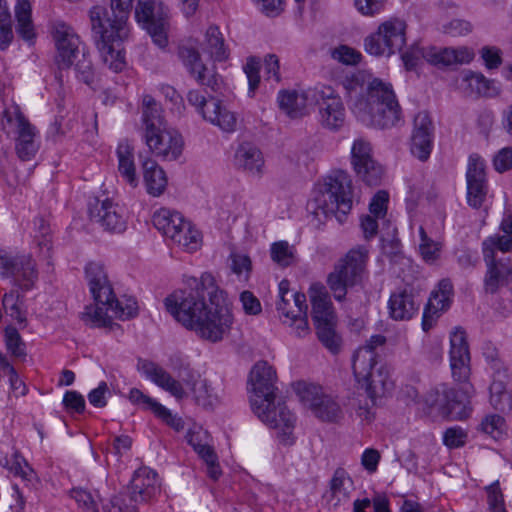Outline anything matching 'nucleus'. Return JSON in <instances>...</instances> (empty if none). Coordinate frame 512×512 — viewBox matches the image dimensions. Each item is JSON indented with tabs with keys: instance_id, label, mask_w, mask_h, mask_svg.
I'll use <instances>...</instances> for the list:
<instances>
[{
	"instance_id": "f257e3e1",
	"label": "nucleus",
	"mask_w": 512,
	"mask_h": 512,
	"mask_svg": "<svg viewBox=\"0 0 512 512\" xmlns=\"http://www.w3.org/2000/svg\"><path fill=\"white\" fill-rule=\"evenodd\" d=\"M164 304L177 322L203 340L220 342L231 330L233 316L226 293L209 272L199 279L185 277L184 288L166 297Z\"/></svg>"
},
{
	"instance_id": "f03ea898",
	"label": "nucleus",
	"mask_w": 512,
	"mask_h": 512,
	"mask_svg": "<svg viewBox=\"0 0 512 512\" xmlns=\"http://www.w3.org/2000/svg\"><path fill=\"white\" fill-rule=\"evenodd\" d=\"M470 360L466 333L461 328H455L450 334L449 362L452 378L459 385V389L440 384L425 397L428 406L453 420H463L469 415L467 405L475 393L470 382Z\"/></svg>"
},
{
	"instance_id": "7ed1b4c3",
	"label": "nucleus",
	"mask_w": 512,
	"mask_h": 512,
	"mask_svg": "<svg viewBox=\"0 0 512 512\" xmlns=\"http://www.w3.org/2000/svg\"><path fill=\"white\" fill-rule=\"evenodd\" d=\"M134 0H111V11L94 6L89 12L92 38L103 62L113 72L124 69L125 56L120 48L121 42L128 37L127 20Z\"/></svg>"
},
{
	"instance_id": "20e7f679",
	"label": "nucleus",
	"mask_w": 512,
	"mask_h": 512,
	"mask_svg": "<svg viewBox=\"0 0 512 512\" xmlns=\"http://www.w3.org/2000/svg\"><path fill=\"white\" fill-rule=\"evenodd\" d=\"M276 371L266 361L257 362L251 369L250 403L255 415L267 426L281 431L282 440L288 442L296 417L280 400L276 402Z\"/></svg>"
},
{
	"instance_id": "39448f33",
	"label": "nucleus",
	"mask_w": 512,
	"mask_h": 512,
	"mask_svg": "<svg viewBox=\"0 0 512 512\" xmlns=\"http://www.w3.org/2000/svg\"><path fill=\"white\" fill-rule=\"evenodd\" d=\"M89 290L95 306H87L82 314L84 322L94 327H108L113 318L126 320L137 315V302L132 299H116L112 285L104 267L99 263H89L85 268Z\"/></svg>"
},
{
	"instance_id": "423d86ee",
	"label": "nucleus",
	"mask_w": 512,
	"mask_h": 512,
	"mask_svg": "<svg viewBox=\"0 0 512 512\" xmlns=\"http://www.w3.org/2000/svg\"><path fill=\"white\" fill-rule=\"evenodd\" d=\"M352 112L367 126L389 128L401 119L402 110L391 84L382 80H372L365 95L352 103Z\"/></svg>"
},
{
	"instance_id": "0eeeda50",
	"label": "nucleus",
	"mask_w": 512,
	"mask_h": 512,
	"mask_svg": "<svg viewBox=\"0 0 512 512\" xmlns=\"http://www.w3.org/2000/svg\"><path fill=\"white\" fill-rule=\"evenodd\" d=\"M314 216L321 221L335 216L339 222L352 208V180L342 170L328 175L313 202L309 204Z\"/></svg>"
},
{
	"instance_id": "6e6552de",
	"label": "nucleus",
	"mask_w": 512,
	"mask_h": 512,
	"mask_svg": "<svg viewBox=\"0 0 512 512\" xmlns=\"http://www.w3.org/2000/svg\"><path fill=\"white\" fill-rule=\"evenodd\" d=\"M368 251L363 247L351 249L341 259L327 278V284L335 300L342 301L347 294V288L360 284L366 277V262Z\"/></svg>"
},
{
	"instance_id": "1a4fd4ad",
	"label": "nucleus",
	"mask_w": 512,
	"mask_h": 512,
	"mask_svg": "<svg viewBox=\"0 0 512 512\" xmlns=\"http://www.w3.org/2000/svg\"><path fill=\"white\" fill-rule=\"evenodd\" d=\"M153 224L162 235L187 252L196 251L201 245L200 232L175 210L161 208L153 215Z\"/></svg>"
},
{
	"instance_id": "9d476101",
	"label": "nucleus",
	"mask_w": 512,
	"mask_h": 512,
	"mask_svg": "<svg viewBox=\"0 0 512 512\" xmlns=\"http://www.w3.org/2000/svg\"><path fill=\"white\" fill-rule=\"evenodd\" d=\"M278 288L276 310L280 321L290 327L294 336L298 338L306 337L310 334V327L305 294L290 291L288 280H282Z\"/></svg>"
},
{
	"instance_id": "9b49d317",
	"label": "nucleus",
	"mask_w": 512,
	"mask_h": 512,
	"mask_svg": "<svg viewBox=\"0 0 512 512\" xmlns=\"http://www.w3.org/2000/svg\"><path fill=\"white\" fill-rule=\"evenodd\" d=\"M406 22L392 17L381 22L377 30L364 39L365 51L377 57H390L406 44Z\"/></svg>"
},
{
	"instance_id": "f8f14e48",
	"label": "nucleus",
	"mask_w": 512,
	"mask_h": 512,
	"mask_svg": "<svg viewBox=\"0 0 512 512\" xmlns=\"http://www.w3.org/2000/svg\"><path fill=\"white\" fill-rule=\"evenodd\" d=\"M135 18L159 48L167 46L168 8L161 0H138Z\"/></svg>"
},
{
	"instance_id": "ddd939ff",
	"label": "nucleus",
	"mask_w": 512,
	"mask_h": 512,
	"mask_svg": "<svg viewBox=\"0 0 512 512\" xmlns=\"http://www.w3.org/2000/svg\"><path fill=\"white\" fill-rule=\"evenodd\" d=\"M0 276L10 278L22 291H29L38 281L36 262L29 254L13 256L0 248Z\"/></svg>"
},
{
	"instance_id": "4468645a",
	"label": "nucleus",
	"mask_w": 512,
	"mask_h": 512,
	"mask_svg": "<svg viewBox=\"0 0 512 512\" xmlns=\"http://www.w3.org/2000/svg\"><path fill=\"white\" fill-rule=\"evenodd\" d=\"M187 101L195 107L204 120L217 126L223 132L231 133L236 130L237 117L234 112L222 105L216 97L206 98L200 91L191 90L187 94Z\"/></svg>"
},
{
	"instance_id": "2eb2a0df",
	"label": "nucleus",
	"mask_w": 512,
	"mask_h": 512,
	"mask_svg": "<svg viewBox=\"0 0 512 512\" xmlns=\"http://www.w3.org/2000/svg\"><path fill=\"white\" fill-rule=\"evenodd\" d=\"M3 121L15 127V150L19 159L32 160L39 150L36 128L30 124L17 106L3 111Z\"/></svg>"
},
{
	"instance_id": "dca6fc26",
	"label": "nucleus",
	"mask_w": 512,
	"mask_h": 512,
	"mask_svg": "<svg viewBox=\"0 0 512 512\" xmlns=\"http://www.w3.org/2000/svg\"><path fill=\"white\" fill-rule=\"evenodd\" d=\"M314 105L318 107V119L322 127L337 131L345 124L346 110L337 91L327 85H318Z\"/></svg>"
},
{
	"instance_id": "f3484780",
	"label": "nucleus",
	"mask_w": 512,
	"mask_h": 512,
	"mask_svg": "<svg viewBox=\"0 0 512 512\" xmlns=\"http://www.w3.org/2000/svg\"><path fill=\"white\" fill-rule=\"evenodd\" d=\"M144 140L149 150L163 160L174 161L182 154L184 141L181 134L166 127L149 128L144 132Z\"/></svg>"
},
{
	"instance_id": "a211bd4d",
	"label": "nucleus",
	"mask_w": 512,
	"mask_h": 512,
	"mask_svg": "<svg viewBox=\"0 0 512 512\" xmlns=\"http://www.w3.org/2000/svg\"><path fill=\"white\" fill-rule=\"evenodd\" d=\"M52 37L56 47V65L60 70L70 68L80 52V37L73 27L60 20L52 24Z\"/></svg>"
},
{
	"instance_id": "6ab92c4d",
	"label": "nucleus",
	"mask_w": 512,
	"mask_h": 512,
	"mask_svg": "<svg viewBox=\"0 0 512 512\" xmlns=\"http://www.w3.org/2000/svg\"><path fill=\"white\" fill-rule=\"evenodd\" d=\"M466 186L468 205L475 209L480 208L488 194V181L485 161L477 154L469 156L466 170Z\"/></svg>"
},
{
	"instance_id": "aec40b11",
	"label": "nucleus",
	"mask_w": 512,
	"mask_h": 512,
	"mask_svg": "<svg viewBox=\"0 0 512 512\" xmlns=\"http://www.w3.org/2000/svg\"><path fill=\"white\" fill-rule=\"evenodd\" d=\"M90 219L98 223L105 231L122 233L127 228V212L125 208L110 199L95 200L90 204Z\"/></svg>"
},
{
	"instance_id": "412c9836",
	"label": "nucleus",
	"mask_w": 512,
	"mask_h": 512,
	"mask_svg": "<svg viewBox=\"0 0 512 512\" xmlns=\"http://www.w3.org/2000/svg\"><path fill=\"white\" fill-rule=\"evenodd\" d=\"M371 145L362 138L352 145V164L357 176L369 186L378 185L383 175L382 167L372 158Z\"/></svg>"
},
{
	"instance_id": "4be33fe9",
	"label": "nucleus",
	"mask_w": 512,
	"mask_h": 512,
	"mask_svg": "<svg viewBox=\"0 0 512 512\" xmlns=\"http://www.w3.org/2000/svg\"><path fill=\"white\" fill-rule=\"evenodd\" d=\"M179 57L183 65L199 84L210 87L214 92H221L223 79L213 73L202 61L199 51L190 46L179 48Z\"/></svg>"
},
{
	"instance_id": "5701e85b",
	"label": "nucleus",
	"mask_w": 512,
	"mask_h": 512,
	"mask_svg": "<svg viewBox=\"0 0 512 512\" xmlns=\"http://www.w3.org/2000/svg\"><path fill=\"white\" fill-rule=\"evenodd\" d=\"M453 297V285L450 280L443 279L437 288L432 291L426 304L423 317L422 329L428 332L432 329L443 312L449 309Z\"/></svg>"
},
{
	"instance_id": "b1692460",
	"label": "nucleus",
	"mask_w": 512,
	"mask_h": 512,
	"mask_svg": "<svg viewBox=\"0 0 512 512\" xmlns=\"http://www.w3.org/2000/svg\"><path fill=\"white\" fill-rule=\"evenodd\" d=\"M353 372L358 384L365 389L372 404L392 387L388 369L383 365L377 367V361L370 363L363 375L358 374L355 370Z\"/></svg>"
},
{
	"instance_id": "393cba45",
	"label": "nucleus",
	"mask_w": 512,
	"mask_h": 512,
	"mask_svg": "<svg viewBox=\"0 0 512 512\" xmlns=\"http://www.w3.org/2000/svg\"><path fill=\"white\" fill-rule=\"evenodd\" d=\"M490 366L493 370L492 382L489 387L490 404L498 411L510 412L512 411V393L506 387L507 370L496 358H491Z\"/></svg>"
},
{
	"instance_id": "a878e982",
	"label": "nucleus",
	"mask_w": 512,
	"mask_h": 512,
	"mask_svg": "<svg viewBox=\"0 0 512 512\" xmlns=\"http://www.w3.org/2000/svg\"><path fill=\"white\" fill-rule=\"evenodd\" d=\"M312 305V320L315 327L337 323V317L326 287L321 283H313L309 288Z\"/></svg>"
},
{
	"instance_id": "bb28decb",
	"label": "nucleus",
	"mask_w": 512,
	"mask_h": 512,
	"mask_svg": "<svg viewBox=\"0 0 512 512\" xmlns=\"http://www.w3.org/2000/svg\"><path fill=\"white\" fill-rule=\"evenodd\" d=\"M160 491L157 473L148 468L141 467L134 472L130 481V498L136 503L151 500Z\"/></svg>"
},
{
	"instance_id": "cd10ccee",
	"label": "nucleus",
	"mask_w": 512,
	"mask_h": 512,
	"mask_svg": "<svg viewBox=\"0 0 512 512\" xmlns=\"http://www.w3.org/2000/svg\"><path fill=\"white\" fill-rule=\"evenodd\" d=\"M420 302L411 287L398 289L390 295L388 301L389 314L396 321H406L418 312Z\"/></svg>"
},
{
	"instance_id": "c85d7f7f",
	"label": "nucleus",
	"mask_w": 512,
	"mask_h": 512,
	"mask_svg": "<svg viewBox=\"0 0 512 512\" xmlns=\"http://www.w3.org/2000/svg\"><path fill=\"white\" fill-rule=\"evenodd\" d=\"M317 93L318 85L302 91H282L278 94L279 107L292 118L300 117L314 105Z\"/></svg>"
},
{
	"instance_id": "c756f323",
	"label": "nucleus",
	"mask_w": 512,
	"mask_h": 512,
	"mask_svg": "<svg viewBox=\"0 0 512 512\" xmlns=\"http://www.w3.org/2000/svg\"><path fill=\"white\" fill-rule=\"evenodd\" d=\"M234 161L238 169L249 175L261 177L264 174V155L253 143H241L235 152Z\"/></svg>"
},
{
	"instance_id": "7c9ffc66",
	"label": "nucleus",
	"mask_w": 512,
	"mask_h": 512,
	"mask_svg": "<svg viewBox=\"0 0 512 512\" xmlns=\"http://www.w3.org/2000/svg\"><path fill=\"white\" fill-rule=\"evenodd\" d=\"M141 370L147 378L157 386L169 392L176 399H183L187 397V393L182 384L159 365L145 361L141 364Z\"/></svg>"
},
{
	"instance_id": "2f4dec72",
	"label": "nucleus",
	"mask_w": 512,
	"mask_h": 512,
	"mask_svg": "<svg viewBox=\"0 0 512 512\" xmlns=\"http://www.w3.org/2000/svg\"><path fill=\"white\" fill-rule=\"evenodd\" d=\"M485 262L487 265L486 291L495 293L500 286L512 284V264L508 257Z\"/></svg>"
},
{
	"instance_id": "473e14b6",
	"label": "nucleus",
	"mask_w": 512,
	"mask_h": 512,
	"mask_svg": "<svg viewBox=\"0 0 512 512\" xmlns=\"http://www.w3.org/2000/svg\"><path fill=\"white\" fill-rule=\"evenodd\" d=\"M353 490L354 483L348 473L344 469L338 468L330 480L329 491L325 497L333 507H338L349 501Z\"/></svg>"
},
{
	"instance_id": "72a5a7b5",
	"label": "nucleus",
	"mask_w": 512,
	"mask_h": 512,
	"mask_svg": "<svg viewBox=\"0 0 512 512\" xmlns=\"http://www.w3.org/2000/svg\"><path fill=\"white\" fill-rule=\"evenodd\" d=\"M116 156L118 159V173L123 181L132 188L137 187L139 178L136 173L133 145L128 140L120 141L116 149Z\"/></svg>"
},
{
	"instance_id": "f704fd0d",
	"label": "nucleus",
	"mask_w": 512,
	"mask_h": 512,
	"mask_svg": "<svg viewBox=\"0 0 512 512\" xmlns=\"http://www.w3.org/2000/svg\"><path fill=\"white\" fill-rule=\"evenodd\" d=\"M201 47L216 62H224L230 56V49L225 42L224 36L219 27L215 25L207 28Z\"/></svg>"
},
{
	"instance_id": "c9c22d12",
	"label": "nucleus",
	"mask_w": 512,
	"mask_h": 512,
	"mask_svg": "<svg viewBox=\"0 0 512 512\" xmlns=\"http://www.w3.org/2000/svg\"><path fill=\"white\" fill-rule=\"evenodd\" d=\"M142 168L147 193L153 197L162 195L168 184L165 171L153 159L144 160Z\"/></svg>"
},
{
	"instance_id": "e433bc0d",
	"label": "nucleus",
	"mask_w": 512,
	"mask_h": 512,
	"mask_svg": "<svg viewBox=\"0 0 512 512\" xmlns=\"http://www.w3.org/2000/svg\"><path fill=\"white\" fill-rule=\"evenodd\" d=\"M385 342L386 338L383 335L377 334L371 336L366 344L359 347L355 352L352 364L353 370L360 375L365 374L370 363H375V361H377L375 349L384 345Z\"/></svg>"
},
{
	"instance_id": "4c0bfd02",
	"label": "nucleus",
	"mask_w": 512,
	"mask_h": 512,
	"mask_svg": "<svg viewBox=\"0 0 512 512\" xmlns=\"http://www.w3.org/2000/svg\"><path fill=\"white\" fill-rule=\"evenodd\" d=\"M17 21L16 31L25 41L35 38L34 24L32 21V5L29 0H17L15 7Z\"/></svg>"
},
{
	"instance_id": "58836bf2",
	"label": "nucleus",
	"mask_w": 512,
	"mask_h": 512,
	"mask_svg": "<svg viewBox=\"0 0 512 512\" xmlns=\"http://www.w3.org/2000/svg\"><path fill=\"white\" fill-rule=\"evenodd\" d=\"M185 384L190 388L196 402L203 407H212L217 401L213 389L205 379L198 374L190 373L188 378L183 379Z\"/></svg>"
},
{
	"instance_id": "ea45409f",
	"label": "nucleus",
	"mask_w": 512,
	"mask_h": 512,
	"mask_svg": "<svg viewBox=\"0 0 512 512\" xmlns=\"http://www.w3.org/2000/svg\"><path fill=\"white\" fill-rule=\"evenodd\" d=\"M0 466L8 469L11 473L17 477H20L24 482L28 484H33V482L37 479L34 470L18 451L13 453L11 459L7 458L6 456L0 457Z\"/></svg>"
},
{
	"instance_id": "a19ab883",
	"label": "nucleus",
	"mask_w": 512,
	"mask_h": 512,
	"mask_svg": "<svg viewBox=\"0 0 512 512\" xmlns=\"http://www.w3.org/2000/svg\"><path fill=\"white\" fill-rule=\"evenodd\" d=\"M512 250V236L494 234L487 237L482 243V252L485 261L497 259V253H507Z\"/></svg>"
},
{
	"instance_id": "79ce46f5",
	"label": "nucleus",
	"mask_w": 512,
	"mask_h": 512,
	"mask_svg": "<svg viewBox=\"0 0 512 512\" xmlns=\"http://www.w3.org/2000/svg\"><path fill=\"white\" fill-rule=\"evenodd\" d=\"M293 389L299 399V401L312 412L316 408L319 401L325 395L322 387L314 383H308L305 381H298L293 385Z\"/></svg>"
},
{
	"instance_id": "37998d69",
	"label": "nucleus",
	"mask_w": 512,
	"mask_h": 512,
	"mask_svg": "<svg viewBox=\"0 0 512 512\" xmlns=\"http://www.w3.org/2000/svg\"><path fill=\"white\" fill-rule=\"evenodd\" d=\"M142 120L145 126L144 132H147L149 128L166 127L161 107L150 95L143 97Z\"/></svg>"
},
{
	"instance_id": "c03bdc74",
	"label": "nucleus",
	"mask_w": 512,
	"mask_h": 512,
	"mask_svg": "<svg viewBox=\"0 0 512 512\" xmlns=\"http://www.w3.org/2000/svg\"><path fill=\"white\" fill-rule=\"evenodd\" d=\"M442 244L432 239L423 226L419 227L418 250L422 259L427 263H435L441 255Z\"/></svg>"
},
{
	"instance_id": "a18cd8bd",
	"label": "nucleus",
	"mask_w": 512,
	"mask_h": 512,
	"mask_svg": "<svg viewBox=\"0 0 512 512\" xmlns=\"http://www.w3.org/2000/svg\"><path fill=\"white\" fill-rule=\"evenodd\" d=\"M461 88L467 95H489L490 82L483 75L467 71L461 79Z\"/></svg>"
},
{
	"instance_id": "49530a36",
	"label": "nucleus",
	"mask_w": 512,
	"mask_h": 512,
	"mask_svg": "<svg viewBox=\"0 0 512 512\" xmlns=\"http://www.w3.org/2000/svg\"><path fill=\"white\" fill-rule=\"evenodd\" d=\"M479 431L494 440H501L507 435V424L504 417L498 414L486 415L479 424Z\"/></svg>"
},
{
	"instance_id": "de8ad7c7",
	"label": "nucleus",
	"mask_w": 512,
	"mask_h": 512,
	"mask_svg": "<svg viewBox=\"0 0 512 512\" xmlns=\"http://www.w3.org/2000/svg\"><path fill=\"white\" fill-rule=\"evenodd\" d=\"M313 414L322 421L336 422L342 418L340 405L329 395H324Z\"/></svg>"
},
{
	"instance_id": "09e8293b",
	"label": "nucleus",
	"mask_w": 512,
	"mask_h": 512,
	"mask_svg": "<svg viewBox=\"0 0 512 512\" xmlns=\"http://www.w3.org/2000/svg\"><path fill=\"white\" fill-rule=\"evenodd\" d=\"M316 334L322 345L332 354H338L341 350L342 340L336 332V323L317 326Z\"/></svg>"
},
{
	"instance_id": "8fccbe9b",
	"label": "nucleus",
	"mask_w": 512,
	"mask_h": 512,
	"mask_svg": "<svg viewBox=\"0 0 512 512\" xmlns=\"http://www.w3.org/2000/svg\"><path fill=\"white\" fill-rule=\"evenodd\" d=\"M434 134L412 133L410 150L420 161H426L433 149Z\"/></svg>"
},
{
	"instance_id": "3c124183",
	"label": "nucleus",
	"mask_w": 512,
	"mask_h": 512,
	"mask_svg": "<svg viewBox=\"0 0 512 512\" xmlns=\"http://www.w3.org/2000/svg\"><path fill=\"white\" fill-rule=\"evenodd\" d=\"M271 259L282 267L294 262L295 249L287 241L274 242L270 248Z\"/></svg>"
},
{
	"instance_id": "603ef678",
	"label": "nucleus",
	"mask_w": 512,
	"mask_h": 512,
	"mask_svg": "<svg viewBox=\"0 0 512 512\" xmlns=\"http://www.w3.org/2000/svg\"><path fill=\"white\" fill-rule=\"evenodd\" d=\"M196 453L204 460L207 465V474L217 480L221 475V469L217 462L218 458L214 449L207 444H196Z\"/></svg>"
},
{
	"instance_id": "864d4df0",
	"label": "nucleus",
	"mask_w": 512,
	"mask_h": 512,
	"mask_svg": "<svg viewBox=\"0 0 512 512\" xmlns=\"http://www.w3.org/2000/svg\"><path fill=\"white\" fill-rule=\"evenodd\" d=\"M6 349L17 358L26 356V345L18 330L14 327H7L4 331Z\"/></svg>"
},
{
	"instance_id": "5fc2aeb1",
	"label": "nucleus",
	"mask_w": 512,
	"mask_h": 512,
	"mask_svg": "<svg viewBox=\"0 0 512 512\" xmlns=\"http://www.w3.org/2000/svg\"><path fill=\"white\" fill-rule=\"evenodd\" d=\"M243 71L248 79V95L253 97L260 84V61L256 57H249L243 66Z\"/></svg>"
},
{
	"instance_id": "6e6d98bb",
	"label": "nucleus",
	"mask_w": 512,
	"mask_h": 512,
	"mask_svg": "<svg viewBox=\"0 0 512 512\" xmlns=\"http://www.w3.org/2000/svg\"><path fill=\"white\" fill-rule=\"evenodd\" d=\"M71 497L84 512H99L98 504L92 494L82 488L71 490Z\"/></svg>"
},
{
	"instance_id": "4d7b16f0",
	"label": "nucleus",
	"mask_w": 512,
	"mask_h": 512,
	"mask_svg": "<svg viewBox=\"0 0 512 512\" xmlns=\"http://www.w3.org/2000/svg\"><path fill=\"white\" fill-rule=\"evenodd\" d=\"M427 50L418 45H413L409 50L405 51L401 58L406 69L416 70L422 60H426Z\"/></svg>"
},
{
	"instance_id": "13d9d810",
	"label": "nucleus",
	"mask_w": 512,
	"mask_h": 512,
	"mask_svg": "<svg viewBox=\"0 0 512 512\" xmlns=\"http://www.w3.org/2000/svg\"><path fill=\"white\" fill-rule=\"evenodd\" d=\"M154 404V414L160 418L164 423L173 428L175 431H182L184 429V421L181 417L173 415L171 411L160 403Z\"/></svg>"
},
{
	"instance_id": "bf43d9fd",
	"label": "nucleus",
	"mask_w": 512,
	"mask_h": 512,
	"mask_svg": "<svg viewBox=\"0 0 512 512\" xmlns=\"http://www.w3.org/2000/svg\"><path fill=\"white\" fill-rule=\"evenodd\" d=\"M466 441L467 433L459 426L448 428L443 434V443L450 449L462 447Z\"/></svg>"
},
{
	"instance_id": "052dcab7",
	"label": "nucleus",
	"mask_w": 512,
	"mask_h": 512,
	"mask_svg": "<svg viewBox=\"0 0 512 512\" xmlns=\"http://www.w3.org/2000/svg\"><path fill=\"white\" fill-rule=\"evenodd\" d=\"M452 48H429L426 54V61L433 65L449 66L453 65Z\"/></svg>"
},
{
	"instance_id": "680f3d73",
	"label": "nucleus",
	"mask_w": 512,
	"mask_h": 512,
	"mask_svg": "<svg viewBox=\"0 0 512 512\" xmlns=\"http://www.w3.org/2000/svg\"><path fill=\"white\" fill-rule=\"evenodd\" d=\"M331 55L333 59L346 65H355L361 60V53L346 45L335 48Z\"/></svg>"
},
{
	"instance_id": "e2e57ef3",
	"label": "nucleus",
	"mask_w": 512,
	"mask_h": 512,
	"mask_svg": "<svg viewBox=\"0 0 512 512\" xmlns=\"http://www.w3.org/2000/svg\"><path fill=\"white\" fill-rule=\"evenodd\" d=\"M19 295L15 292L6 293L2 299V305L5 309V312L13 319L18 322H23L25 320L23 313L19 307Z\"/></svg>"
},
{
	"instance_id": "0e129e2a",
	"label": "nucleus",
	"mask_w": 512,
	"mask_h": 512,
	"mask_svg": "<svg viewBox=\"0 0 512 512\" xmlns=\"http://www.w3.org/2000/svg\"><path fill=\"white\" fill-rule=\"evenodd\" d=\"M388 202L389 194L384 190L378 191L370 201V214L376 218H383L386 215Z\"/></svg>"
},
{
	"instance_id": "69168bd1",
	"label": "nucleus",
	"mask_w": 512,
	"mask_h": 512,
	"mask_svg": "<svg viewBox=\"0 0 512 512\" xmlns=\"http://www.w3.org/2000/svg\"><path fill=\"white\" fill-rule=\"evenodd\" d=\"M357 11L368 17H373L384 10L386 0H354Z\"/></svg>"
},
{
	"instance_id": "338daca9",
	"label": "nucleus",
	"mask_w": 512,
	"mask_h": 512,
	"mask_svg": "<svg viewBox=\"0 0 512 512\" xmlns=\"http://www.w3.org/2000/svg\"><path fill=\"white\" fill-rule=\"evenodd\" d=\"M37 227V233L35 234V240L41 250L46 249L47 252L51 249V230L49 224L43 218H37L35 220Z\"/></svg>"
},
{
	"instance_id": "774afa93",
	"label": "nucleus",
	"mask_w": 512,
	"mask_h": 512,
	"mask_svg": "<svg viewBox=\"0 0 512 512\" xmlns=\"http://www.w3.org/2000/svg\"><path fill=\"white\" fill-rule=\"evenodd\" d=\"M230 258L232 271L238 276H244L246 280L252 267L249 256L242 253H232Z\"/></svg>"
}]
</instances>
